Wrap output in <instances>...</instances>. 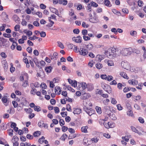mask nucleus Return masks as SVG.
<instances>
[{
    "label": "nucleus",
    "mask_w": 146,
    "mask_h": 146,
    "mask_svg": "<svg viewBox=\"0 0 146 146\" xmlns=\"http://www.w3.org/2000/svg\"><path fill=\"white\" fill-rule=\"evenodd\" d=\"M105 54L110 59L114 58L120 55V52L118 48L116 47L112 48L111 51L109 52L106 50Z\"/></svg>",
    "instance_id": "obj_1"
},
{
    "label": "nucleus",
    "mask_w": 146,
    "mask_h": 146,
    "mask_svg": "<svg viewBox=\"0 0 146 146\" xmlns=\"http://www.w3.org/2000/svg\"><path fill=\"white\" fill-rule=\"evenodd\" d=\"M120 54H121L124 56H128L131 54V51L129 48H124L121 51H119Z\"/></svg>",
    "instance_id": "obj_2"
},
{
    "label": "nucleus",
    "mask_w": 146,
    "mask_h": 146,
    "mask_svg": "<svg viewBox=\"0 0 146 146\" xmlns=\"http://www.w3.org/2000/svg\"><path fill=\"white\" fill-rule=\"evenodd\" d=\"M29 75L28 74L25 72H22L21 74V76H20V80L23 81L24 79L25 80H29Z\"/></svg>",
    "instance_id": "obj_3"
},
{
    "label": "nucleus",
    "mask_w": 146,
    "mask_h": 146,
    "mask_svg": "<svg viewBox=\"0 0 146 146\" xmlns=\"http://www.w3.org/2000/svg\"><path fill=\"white\" fill-rule=\"evenodd\" d=\"M102 87L105 91L108 93L111 92V88L109 85L103 84L102 85Z\"/></svg>",
    "instance_id": "obj_4"
},
{
    "label": "nucleus",
    "mask_w": 146,
    "mask_h": 146,
    "mask_svg": "<svg viewBox=\"0 0 146 146\" xmlns=\"http://www.w3.org/2000/svg\"><path fill=\"white\" fill-rule=\"evenodd\" d=\"M121 65L124 68L128 70L130 67V65L128 62H121Z\"/></svg>",
    "instance_id": "obj_5"
},
{
    "label": "nucleus",
    "mask_w": 146,
    "mask_h": 146,
    "mask_svg": "<svg viewBox=\"0 0 146 146\" xmlns=\"http://www.w3.org/2000/svg\"><path fill=\"white\" fill-rule=\"evenodd\" d=\"M72 40L76 43H81L82 42V38L80 36L77 37L74 36L72 37Z\"/></svg>",
    "instance_id": "obj_6"
},
{
    "label": "nucleus",
    "mask_w": 146,
    "mask_h": 146,
    "mask_svg": "<svg viewBox=\"0 0 146 146\" xmlns=\"http://www.w3.org/2000/svg\"><path fill=\"white\" fill-rule=\"evenodd\" d=\"M79 51L80 54L83 56L87 55L88 53V51L86 49L83 48H80Z\"/></svg>",
    "instance_id": "obj_7"
},
{
    "label": "nucleus",
    "mask_w": 146,
    "mask_h": 146,
    "mask_svg": "<svg viewBox=\"0 0 146 146\" xmlns=\"http://www.w3.org/2000/svg\"><path fill=\"white\" fill-rule=\"evenodd\" d=\"M12 18L13 20L16 23L19 24L20 23V18L16 15H14Z\"/></svg>",
    "instance_id": "obj_8"
},
{
    "label": "nucleus",
    "mask_w": 146,
    "mask_h": 146,
    "mask_svg": "<svg viewBox=\"0 0 146 146\" xmlns=\"http://www.w3.org/2000/svg\"><path fill=\"white\" fill-rule=\"evenodd\" d=\"M84 109L85 111L90 116L94 113L92 109H89L88 108L85 107Z\"/></svg>",
    "instance_id": "obj_9"
},
{
    "label": "nucleus",
    "mask_w": 146,
    "mask_h": 146,
    "mask_svg": "<svg viewBox=\"0 0 146 146\" xmlns=\"http://www.w3.org/2000/svg\"><path fill=\"white\" fill-rule=\"evenodd\" d=\"M2 65L5 70H7L8 67V64L6 60H3L1 61Z\"/></svg>",
    "instance_id": "obj_10"
},
{
    "label": "nucleus",
    "mask_w": 146,
    "mask_h": 146,
    "mask_svg": "<svg viewBox=\"0 0 146 146\" xmlns=\"http://www.w3.org/2000/svg\"><path fill=\"white\" fill-rule=\"evenodd\" d=\"M50 9L51 12L57 15L59 17H61L59 16L58 11L56 9L53 7H50Z\"/></svg>",
    "instance_id": "obj_11"
},
{
    "label": "nucleus",
    "mask_w": 146,
    "mask_h": 146,
    "mask_svg": "<svg viewBox=\"0 0 146 146\" xmlns=\"http://www.w3.org/2000/svg\"><path fill=\"white\" fill-rule=\"evenodd\" d=\"M105 62L109 66H111L114 65V63L113 61L108 59H106L104 60Z\"/></svg>",
    "instance_id": "obj_12"
},
{
    "label": "nucleus",
    "mask_w": 146,
    "mask_h": 146,
    "mask_svg": "<svg viewBox=\"0 0 146 146\" xmlns=\"http://www.w3.org/2000/svg\"><path fill=\"white\" fill-rule=\"evenodd\" d=\"M131 136L130 135H125V136L122 137V138L123 140L125 141L126 142H128L129 139L131 138Z\"/></svg>",
    "instance_id": "obj_13"
},
{
    "label": "nucleus",
    "mask_w": 146,
    "mask_h": 146,
    "mask_svg": "<svg viewBox=\"0 0 146 146\" xmlns=\"http://www.w3.org/2000/svg\"><path fill=\"white\" fill-rule=\"evenodd\" d=\"M120 74L121 76L124 78L126 79H129V78L127 76V74L125 73V72H121L120 73Z\"/></svg>",
    "instance_id": "obj_14"
},
{
    "label": "nucleus",
    "mask_w": 146,
    "mask_h": 146,
    "mask_svg": "<svg viewBox=\"0 0 146 146\" xmlns=\"http://www.w3.org/2000/svg\"><path fill=\"white\" fill-rule=\"evenodd\" d=\"M58 54L57 53L54 52L53 53V55L50 56V58L51 60H56L57 58V56Z\"/></svg>",
    "instance_id": "obj_15"
},
{
    "label": "nucleus",
    "mask_w": 146,
    "mask_h": 146,
    "mask_svg": "<svg viewBox=\"0 0 146 146\" xmlns=\"http://www.w3.org/2000/svg\"><path fill=\"white\" fill-rule=\"evenodd\" d=\"M81 110L79 108H75L73 111V113L74 114H78L81 113Z\"/></svg>",
    "instance_id": "obj_16"
},
{
    "label": "nucleus",
    "mask_w": 146,
    "mask_h": 146,
    "mask_svg": "<svg viewBox=\"0 0 146 146\" xmlns=\"http://www.w3.org/2000/svg\"><path fill=\"white\" fill-rule=\"evenodd\" d=\"M54 90L55 92L57 93L58 95L60 94L61 90L60 87L56 86Z\"/></svg>",
    "instance_id": "obj_17"
},
{
    "label": "nucleus",
    "mask_w": 146,
    "mask_h": 146,
    "mask_svg": "<svg viewBox=\"0 0 146 146\" xmlns=\"http://www.w3.org/2000/svg\"><path fill=\"white\" fill-rule=\"evenodd\" d=\"M59 3L64 5H66L68 3V1L66 0H59Z\"/></svg>",
    "instance_id": "obj_18"
},
{
    "label": "nucleus",
    "mask_w": 146,
    "mask_h": 146,
    "mask_svg": "<svg viewBox=\"0 0 146 146\" xmlns=\"http://www.w3.org/2000/svg\"><path fill=\"white\" fill-rule=\"evenodd\" d=\"M112 12L118 16H120L121 15V14L120 12L118 11L117 10L115 9H112Z\"/></svg>",
    "instance_id": "obj_19"
},
{
    "label": "nucleus",
    "mask_w": 146,
    "mask_h": 146,
    "mask_svg": "<svg viewBox=\"0 0 146 146\" xmlns=\"http://www.w3.org/2000/svg\"><path fill=\"white\" fill-rule=\"evenodd\" d=\"M109 117L110 119L114 120H116L117 119V117L115 115L113 114L112 113L111 114V113L110 114Z\"/></svg>",
    "instance_id": "obj_20"
},
{
    "label": "nucleus",
    "mask_w": 146,
    "mask_h": 146,
    "mask_svg": "<svg viewBox=\"0 0 146 146\" xmlns=\"http://www.w3.org/2000/svg\"><path fill=\"white\" fill-rule=\"evenodd\" d=\"M104 55L98 54L96 56V57L98 59V61H100L104 59Z\"/></svg>",
    "instance_id": "obj_21"
},
{
    "label": "nucleus",
    "mask_w": 146,
    "mask_h": 146,
    "mask_svg": "<svg viewBox=\"0 0 146 146\" xmlns=\"http://www.w3.org/2000/svg\"><path fill=\"white\" fill-rule=\"evenodd\" d=\"M1 100L4 104V105L6 106H7V105H6V103H7V99L6 96H4L2 97L1 99Z\"/></svg>",
    "instance_id": "obj_22"
},
{
    "label": "nucleus",
    "mask_w": 146,
    "mask_h": 146,
    "mask_svg": "<svg viewBox=\"0 0 146 146\" xmlns=\"http://www.w3.org/2000/svg\"><path fill=\"white\" fill-rule=\"evenodd\" d=\"M86 48L89 50H92L93 48V46L91 44L89 43L87 45H86Z\"/></svg>",
    "instance_id": "obj_23"
},
{
    "label": "nucleus",
    "mask_w": 146,
    "mask_h": 146,
    "mask_svg": "<svg viewBox=\"0 0 146 146\" xmlns=\"http://www.w3.org/2000/svg\"><path fill=\"white\" fill-rule=\"evenodd\" d=\"M104 3L105 5L108 7H110L111 6V5L110 4V2L108 0H105Z\"/></svg>",
    "instance_id": "obj_24"
},
{
    "label": "nucleus",
    "mask_w": 146,
    "mask_h": 146,
    "mask_svg": "<svg viewBox=\"0 0 146 146\" xmlns=\"http://www.w3.org/2000/svg\"><path fill=\"white\" fill-rule=\"evenodd\" d=\"M40 134V131H36L34 132L33 133V136L35 137L39 136Z\"/></svg>",
    "instance_id": "obj_25"
},
{
    "label": "nucleus",
    "mask_w": 146,
    "mask_h": 146,
    "mask_svg": "<svg viewBox=\"0 0 146 146\" xmlns=\"http://www.w3.org/2000/svg\"><path fill=\"white\" fill-rule=\"evenodd\" d=\"M96 109L97 111V112L99 114H100L102 113L101 108L100 107L98 106H96Z\"/></svg>",
    "instance_id": "obj_26"
},
{
    "label": "nucleus",
    "mask_w": 146,
    "mask_h": 146,
    "mask_svg": "<svg viewBox=\"0 0 146 146\" xmlns=\"http://www.w3.org/2000/svg\"><path fill=\"white\" fill-rule=\"evenodd\" d=\"M87 128L88 127L87 126L82 127L81 129L82 131L85 133H87L88 132L87 130Z\"/></svg>",
    "instance_id": "obj_27"
},
{
    "label": "nucleus",
    "mask_w": 146,
    "mask_h": 146,
    "mask_svg": "<svg viewBox=\"0 0 146 146\" xmlns=\"http://www.w3.org/2000/svg\"><path fill=\"white\" fill-rule=\"evenodd\" d=\"M28 80H25L22 84V86L25 87H27L28 85Z\"/></svg>",
    "instance_id": "obj_28"
},
{
    "label": "nucleus",
    "mask_w": 146,
    "mask_h": 146,
    "mask_svg": "<svg viewBox=\"0 0 146 146\" xmlns=\"http://www.w3.org/2000/svg\"><path fill=\"white\" fill-rule=\"evenodd\" d=\"M102 64L101 63H97L96 64V67L98 69H100L102 68Z\"/></svg>",
    "instance_id": "obj_29"
},
{
    "label": "nucleus",
    "mask_w": 146,
    "mask_h": 146,
    "mask_svg": "<svg viewBox=\"0 0 146 146\" xmlns=\"http://www.w3.org/2000/svg\"><path fill=\"white\" fill-rule=\"evenodd\" d=\"M68 137V135L65 134H63L60 138V139L63 141H64L65 139H66Z\"/></svg>",
    "instance_id": "obj_30"
},
{
    "label": "nucleus",
    "mask_w": 146,
    "mask_h": 146,
    "mask_svg": "<svg viewBox=\"0 0 146 146\" xmlns=\"http://www.w3.org/2000/svg\"><path fill=\"white\" fill-rule=\"evenodd\" d=\"M8 133L9 135L12 136L13 135V131L12 129H10L7 130Z\"/></svg>",
    "instance_id": "obj_31"
},
{
    "label": "nucleus",
    "mask_w": 146,
    "mask_h": 146,
    "mask_svg": "<svg viewBox=\"0 0 146 146\" xmlns=\"http://www.w3.org/2000/svg\"><path fill=\"white\" fill-rule=\"evenodd\" d=\"M34 109L35 111H36L37 112L40 111L41 110V109L40 106H36L34 108Z\"/></svg>",
    "instance_id": "obj_32"
},
{
    "label": "nucleus",
    "mask_w": 146,
    "mask_h": 146,
    "mask_svg": "<svg viewBox=\"0 0 146 146\" xmlns=\"http://www.w3.org/2000/svg\"><path fill=\"white\" fill-rule=\"evenodd\" d=\"M143 85L142 83H140L138 84V86L136 87V88L139 90H141L142 89V88Z\"/></svg>",
    "instance_id": "obj_33"
},
{
    "label": "nucleus",
    "mask_w": 146,
    "mask_h": 146,
    "mask_svg": "<svg viewBox=\"0 0 146 146\" xmlns=\"http://www.w3.org/2000/svg\"><path fill=\"white\" fill-rule=\"evenodd\" d=\"M90 4L93 7H96L98 6V4L93 1H91Z\"/></svg>",
    "instance_id": "obj_34"
},
{
    "label": "nucleus",
    "mask_w": 146,
    "mask_h": 146,
    "mask_svg": "<svg viewBox=\"0 0 146 146\" xmlns=\"http://www.w3.org/2000/svg\"><path fill=\"white\" fill-rule=\"evenodd\" d=\"M131 130L133 132L139 133V131L134 126H131Z\"/></svg>",
    "instance_id": "obj_35"
},
{
    "label": "nucleus",
    "mask_w": 146,
    "mask_h": 146,
    "mask_svg": "<svg viewBox=\"0 0 146 146\" xmlns=\"http://www.w3.org/2000/svg\"><path fill=\"white\" fill-rule=\"evenodd\" d=\"M20 28V26L19 25H16L14 27V30L15 31H18Z\"/></svg>",
    "instance_id": "obj_36"
},
{
    "label": "nucleus",
    "mask_w": 146,
    "mask_h": 146,
    "mask_svg": "<svg viewBox=\"0 0 146 146\" xmlns=\"http://www.w3.org/2000/svg\"><path fill=\"white\" fill-rule=\"evenodd\" d=\"M99 139L97 137H95L91 139V140L92 143H97L98 142Z\"/></svg>",
    "instance_id": "obj_37"
},
{
    "label": "nucleus",
    "mask_w": 146,
    "mask_h": 146,
    "mask_svg": "<svg viewBox=\"0 0 146 146\" xmlns=\"http://www.w3.org/2000/svg\"><path fill=\"white\" fill-rule=\"evenodd\" d=\"M52 68L51 66L47 67H46L45 70L47 72H50Z\"/></svg>",
    "instance_id": "obj_38"
},
{
    "label": "nucleus",
    "mask_w": 146,
    "mask_h": 146,
    "mask_svg": "<svg viewBox=\"0 0 146 146\" xmlns=\"http://www.w3.org/2000/svg\"><path fill=\"white\" fill-rule=\"evenodd\" d=\"M89 21L90 22L94 23H96L97 22V20L94 17L90 19Z\"/></svg>",
    "instance_id": "obj_39"
},
{
    "label": "nucleus",
    "mask_w": 146,
    "mask_h": 146,
    "mask_svg": "<svg viewBox=\"0 0 146 146\" xmlns=\"http://www.w3.org/2000/svg\"><path fill=\"white\" fill-rule=\"evenodd\" d=\"M113 79V78L111 76L108 75L107 76L106 80L110 81Z\"/></svg>",
    "instance_id": "obj_40"
},
{
    "label": "nucleus",
    "mask_w": 146,
    "mask_h": 146,
    "mask_svg": "<svg viewBox=\"0 0 146 146\" xmlns=\"http://www.w3.org/2000/svg\"><path fill=\"white\" fill-rule=\"evenodd\" d=\"M32 89L30 91L31 94L33 95H35V93H36V90L35 88H34L33 87V88H31Z\"/></svg>",
    "instance_id": "obj_41"
},
{
    "label": "nucleus",
    "mask_w": 146,
    "mask_h": 146,
    "mask_svg": "<svg viewBox=\"0 0 146 146\" xmlns=\"http://www.w3.org/2000/svg\"><path fill=\"white\" fill-rule=\"evenodd\" d=\"M57 43L58 44V46L60 48L62 49L64 48L63 44L60 42H58Z\"/></svg>",
    "instance_id": "obj_42"
},
{
    "label": "nucleus",
    "mask_w": 146,
    "mask_h": 146,
    "mask_svg": "<svg viewBox=\"0 0 146 146\" xmlns=\"http://www.w3.org/2000/svg\"><path fill=\"white\" fill-rule=\"evenodd\" d=\"M137 33L135 31H131L130 32V34L131 35L135 36H136Z\"/></svg>",
    "instance_id": "obj_43"
},
{
    "label": "nucleus",
    "mask_w": 146,
    "mask_h": 146,
    "mask_svg": "<svg viewBox=\"0 0 146 146\" xmlns=\"http://www.w3.org/2000/svg\"><path fill=\"white\" fill-rule=\"evenodd\" d=\"M109 124H110V122H108V123L104 122L103 123L104 127L107 129L109 128Z\"/></svg>",
    "instance_id": "obj_44"
},
{
    "label": "nucleus",
    "mask_w": 146,
    "mask_h": 146,
    "mask_svg": "<svg viewBox=\"0 0 146 146\" xmlns=\"http://www.w3.org/2000/svg\"><path fill=\"white\" fill-rule=\"evenodd\" d=\"M44 124V122L43 121L39 122L38 123V125L40 127H43Z\"/></svg>",
    "instance_id": "obj_45"
},
{
    "label": "nucleus",
    "mask_w": 146,
    "mask_h": 146,
    "mask_svg": "<svg viewBox=\"0 0 146 146\" xmlns=\"http://www.w3.org/2000/svg\"><path fill=\"white\" fill-rule=\"evenodd\" d=\"M44 136H42L41 138H40L38 140V142L40 144H42L44 142Z\"/></svg>",
    "instance_id": "obj_46"
},
{
    "label": "nucleus",
    "mask_w": 146,
    "mask_h": 146,
    "mask_svg": "<svg viewBox=\"0 0 146 146\" xmlns=\"http://www.w3.org/2000/svg\"><path fill=\"white\" fill-rule=\"evenodd\" d=\"M76 134H74L72 135H69L68 137V139H73L76 137Z\"/></svg>",
    "instance_id": "obj_47"
},
{
    "label": "nucleus",
    "mask_w": 146,
    "mask_h": 146,
    "mask_svg": "<svg viewBox=\"0 0 146 146\" xmlns=\"http://www.w3.org/2000/svg\"><path fill=\"white\" fill-rule=\"evenodd\" d=\"M127 114L129 116H133V111L131 110L127 111Z\"/></svg>",
    "instance_id": "obj_48"
},
{
    "label": "nucleus",
    "mask_w": 146,
    "mask_h": 146,
    "mask_svg": "<svg viewBox=\"0 0 146 146\" xmlns=\"http://www.w3.org/2000/svg\"><path fill=\"white\" fill-rule=\"evenodd\" d=\"M66 110L68 111H72L70 106L69 104H67L66 105Z\"/></svg>",
    "instance_id": "obj_49"
},
{
    "label": "nucleus",
    "mask_w": 146,
    "mask_h": 146,
    "mask_svg": "<svg viewBox=\"0 0 146 146\" xmlns=\"http://www.w3.org/2000/svg\"><path fill=\"white\" fill-rule=\"evenodd\" d=\"M81 86L82 88L83 89H85L87 87V85L86 83H82L81 84Z\"/></svg>",
    "instance_id": "obj_50"
},
{
    "label": "nucleus",
    "mask_w": 146,
    "mask_h": 146,
    "mask_svg": "<svg viewBox=\"0 0 146 146\" xmlns=\"http://www.w3.org/2000/svg\"><path fill=\"white\" fill-rule=\"evenodd\" d=\"M82 26L84 28H88L89 27V25L88 24H86L85 22H83L82 24Z\"/></svg>",
    "instance_id": "obj_51"
},
{
    "label": "nucleus",
    "mask_w": 146,
    "mask_h": 146,
    "mask_svg": "<svg viewBox=\"0 0 146 146\" xmlns=\"http://www.w3.org/2000/svg\"><path fill=\"white\" fill-rule=\"evenodd\" d=\"M12 103L14 107L15 108H16L17 107L18 104L16 102L14 101H12Z\"/></svg>",
    "instance_id": "obj_52"
},
{
    "label": "nucleus",
    "mask_w": 146,
    "mask_h": 146,
    "mask_svg": "<svg viewBox=\"0 0 146 146\" xmlns=\"http://www.w3.org/2000/svg\"><path fill=\"white\" fill-rule=\"evenodd\" d=\"M1 56L4 58H5L7 57V55L4 52H1L0 54Z\"/></svg>",
    "instance_id": "obj_53"
},
{
    "label": "nucleus",
    "mask_w": 146,
    "mask_h": 146,
    "mask_svg": "<svg viewBox=\"0 0 146 146\" xmlns=\"http://www.w3.org/2000/svg\"><path fill=\"white\" fill-rule=\"evenodd\" d=\"M68 129L69 132L71 133H74L75 132V130L72 128H69Z\"/></svg>",
    "instance_id": "obj_54"
},
{
    "label": "nucleus",
    "mask_w": 146,
    "mask_h": 146,
    "mask_svg": "<svg viewBox=\"0 0 146 146\" xmlns=\"http://www.w3.org/2000/svg\"><path fill=\"white\" fill-rule=\"evenodd\" d=\"M138 120L139 121V122L141 123H144V119L142 117H139L138 118Z\"/></svg>",
    "instance_id": "obj_55"
},
{
    "label": "nucleus",
    "mask_w": 146,
    "mask_h": 146,
    "mask_svg": "<svg viewBox=\"0 0 146 146\" xmlns=\"http://www.w3.org/2000/svg\"><path fill=\"white\" fill-rule=\"evenodd\" d=\"M21 23L23 26H26L27 24V22L25 21V19H23Z\"/></svg>",
    "instance_id": "obj_56"
},
{
    "label": "nucleus",
    "mask_w": 146,
    "mask_h": 146,
    "mask_svg": "<svg viewBox=\"0 0 146 146\" xmlns=\"http://www.w3.org/2000/svg\"><path fill=\"white\" fill-rule=\"evenodd\" d=\"M54 110L55 113H58L59 112L60 110L59 108L57 107H56L54 108Z\"/></svg>",
    "instance_id": "obj_57"
},
{
    "label": "nucleus",
    "mask_w": 146,
    "mask_h": 146,
    "mask_svg": "<svg viewBox=\"0 0 146 146\" xmlns=\"http://www.w3.org/2000/svg\"><path fill=\"white\" fill-rule=\"evenodd\" d=\"M83 38L85 41H87L90 39V38L88 36H86L85 35L83 36Z\"/></svg>",
    "instance_id": "obj_58"
},
{
    "label": "nucleus",
    "mask_w": 146,
    "mask_h": 146,
    "mask_svg": "<svg viewBox=\"0 0 146 146\" xmlns=\"http://www.w3.org/2000/svg\"><path fill=\"white\" fill-rule=\"evenodd\" d=\"M27 137L29 139H33V137L32 135H31L29 134H28L27 135Z\"/></svg>",
    "instance_id": "obj_59"
},
{
    "label": "nucleus",
    "mask_w": 146,
    "mask_h": 146,
    "mask_svg": "<svg viewBox=\"0 0 146 146\" xmlns=\"http://www.w3.org/2000/svg\"><path fill=\"white\" fill-rule=\"evenodd\" d=\"M61 129L63 132H65L68 129V128L67 127L63 126L62 127Z\"/></svg>",
    "instance_id": "obj_60"
},
{
    "label": "nucleus",
    "mask_w": 146,
    "mask_h": 146,
    "mask_svg": "<svg viewBox=\"0 0 146 146\" xmlns=\"http://www.w3.org/2000/svg\"><path fill=\"white\" fill-rule=\"evenodd\" d=\"M40 35L41 37H44L46 36V34L45 32L44 31H42L40 33Z\"/></svg>",
    "instance_id": "obj_61"
},
{
    "label": "nucleus",
    "mask_w": 146,
    "mask_h": 146,
    "mask_svg": "<svg viewBox=\"0 0 146 146\" xmlns=\"http://www.w3.org/2000/svg\"><path fill=\"white\" fill-rule=\"evenodd\" d=\"M51 104L52 105H54L56 103V100L54 99H52L50 100Z\"/></svg>",
    "instance_id": "obj_62"
},
{
    "label": "nucleus",
    "mask_w": 146,
    "mask_h": 146,
    "mask_svg": "<svg viewBox=\"0 0 146 146\" xmlns=\"http://www.w3.org/2000/svg\"><path fill=\"white\" fill-rule=\"evenodd\" d=\"M143 4V2L140 0H139L138 1V6L139 7L142 6Z\"/></svg>",
    "instance_id": "obj_63"
},
{
    "label": "nucleus",
    "mask_w": 146,
    "mask_h": 146,
    "mask_svg": "<svg viewBox=\"0 0 146 146\" xmlns=\"http://www.w3.org/2000/svg\"><path fill=\"white\" fill-rule=\"evenodd\" d=\"M62 116L63 117H65L67 115V112L66 111L65 112H61V113Z\"/></svg>",
    "instance_id": "obj_64"
}]
</instances>
